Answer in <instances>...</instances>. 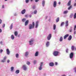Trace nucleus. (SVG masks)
Instances as JSON below:
<instances>
[{"mask_svg":"<svg viewBox=\"0 0 76 76\" xmlns=\"http://www.w3.org/2000/svg\"><path fill=\"white\" fill-rule=\"evenodd\" d=\"M34 39H31L29 41V45H32L33 44H34Z\"/></svg>","mask_w":76,"mask_h":76,"instance_id":"f03ea898","label":"nucleus"},{"mask_svg":"<svg viewBox=\"0 0 76 76\" xmlns=\"http://www.w3.org/2000/svg\"><path fill=\"white\" fill-rule=\"evenodd\" d=\"M28 54H29V52H26L24 53V56H25V57H28Z\"/></svg>","mask_w":76,"mask_h":76,"instance_id":"4468645a","label":"nucleus"},{"mask_svg":"<svg viewBox=\"0 0 76 76\" xmlns=\"http://www.w3.org/2000/svg\"><path fill=\"white\" fill-rule=\"evenodd\" d=\"M59 41H60V42H62V41H63V37H60L59 39Z\"/></svg>","mask_w":76,"mask_h":76,"instance_id":"c85d7f7f","label":"nucleus"},{"mask_svg":"<svg viewBox=\"0 0 76 76\" xmlns=\"http://www.w3.org/2000/svg\"><path fill=\"white\" fill-rule=\"evenodd\" d=\"M3 51V50L2 49L0 50V53H2V52Z\"/></svg>","mask_w":76,"mask_h":76,"instance_id":"49530a36","label":"nucleus"},{"mask_svg":"<svg viewBox=\"0 0 76 76\" xmlns=\"http://www.w3.org/2000/svg\"><path fill=\"white\" fill-rule=\"evenodd\" d=\"M53 6L54 7H56L57 6V2L54 1L53 2Z\"/></svg>","mask_w":76,"mask_h":76,"instance_id":"f8f14e48","label":"nucleus"},{"mask_svg":"<svg viewBox=\"0 0 76 76\" xmlns=\"http://www.w3.org/2000/svg\"><path fill=\"white\" fill-rule=\"evenodd\" d=\"M59 18H58L56 20V22L57 23L59 21Z\"/></svg>","mask_w":76,"mask_h":76,"instance_id":"4c0bfd02","label":"nucleus"},{"mask_svg":"<svg viewBox=\"0 0 76 76\" xmlns=\"http://www.w3.org/2000/svg\"><path fill=\"white\" fill-rule=\"evenodd\" d=\"M42 5L43 7H44V5H45V1L43 0L42 1Z\"/></svg>","mask_w":76,"mask_h":76,"instance_id":"bb28decb","label":"nucleus"},{"mask_svg":"<svg viewBox=\"0 0 76 76\" xmlns=\"http://www.w3.org/2000/svg\"><path fill=\"white\" fill-rule=\"evenodd\" d=\"M69 26V21L68 20L66 21L65 22V26L67 27Z\"/></svg>","mask_w":76,"mask_h":76,"instance_id":"9d476101","label":"nucleus"},{"mask_svg":"<svg viewBox=\"0 0 76 76\" xmlns=\"http://www.w3.org/2000/svg\"><path fill=\"white\" fill-rule=\"evenodd\" d=\"M4 5H3L2 6V9H4Z\"/></svg>","mask_w":76,"mask_h":76,"instance_id":"680f3d73","label":"nucleus"},{"mask_svg":"<svg viewBox=\"0 0 76 76\" xmlns=\"http://www.w3.org/2000/svg\"><path fill=\"white\" fill-rule=\"evenodd\" d=\"M17 15H18V14H16V13H15L14 14V16H17Z\"/></svg>","mask_w":76,"mask_h":76,"instance_id":"13d9d810","label":"nucleus"},{"mask_svg":"<svg viewBox=\"0 0 76 76\" xmlns=\"http://www.w3.org/2000/svg\"><path fill=\"white\" fill-rule=\"evenodd\" d=\"M73 16V13H72L70 15L69 18H72Z\"/></svg>","mask_w":76,"mask_h":76,"instance_id":"473e14b6","label":"nucleus"},{"mask_svg":"<svg viewBox=\"0 0 76 76\" xmlns=\"http://www.w3.org/2000/svg\"><path fill=\"white\" fill-rule=\"evenodd\" d=\"M73 29H72V27H71L69 29V32H72Z\"/></svg>","mask_w":76,"mask_h":76,"instance_id":"b1692460","label":"nucleus"},{"mask_svg":"<svg viewBox=\"0 0 76 76\" xmlns=\"http://www.w3.org/2000/svg\"><path fill=\"white\" fill-rule=\"evenodd\" d=\"M37 10H34V14H37Z\"/></svg>","mask_w":76,"mask_h":76,"instance_id":"79ce46f5","label":"nucleus"},{"mask_svg":"<svg viewBox=\"0 0 76 76\" xmlns=\"http://www.w3.org/2000/svg\"><path fill=\"white\" fill-rule=\"evenodd\" d=\"M47 18H48V16H46L45 17V19L46 20Z\"/></svg>","mask_w":76,"mask_h":76,"instance_id":"3c124183","label":"nucleus"},{"mask_svg":"<svg viewBox=\"0 0 76 76\" xmlns=\"http://www.w3.org/2000/svg\"><path fill=\"white\" fill-rule=\"evenodd\" d=\"M13 28V23H12L10 27V29H12Z\"/></svg>","mask_w":76,"mask_h":76,"instance_id":"72a5a7b5","label":"nucleus"},{"mask_svg":"<svg viewBox=\"0 0 76 76\" xmlns=\"http://www.w3.org/2000/svg\"><path fill=\"white\" fill-rule=\"evenodd\" d=\"M76 18V13H75L74 15V19Z\"/></svg>","mask_w":76,"mask_h":76,"instance_id":"a19ab883","label":"nucleus"},{"mask_svg":"<svg viewBox=\"0 0 76 76\" xmlns=\"http://www.w3.org/2000/svg\"><path fill=\"white\" fill-rule=\"evenodd\" d=\"M74 6H76V3H75L74 4Z\"/></svg>","mask_w":76,"mask_h":76,"instance_id":"4d7b16f0","label":"nucleus"},{"mask_svg":"<svg viewBox=\"0 0 76 76\" xmlns=\"http://www.w3.org/2000/svg\"><path fill=\"white\" fill-rule=\"evenodd\" d=\"M55 65L56 66H57V65H58V63L57 62H56L55 63Z\"/></svg>","mask_w":76,"mask_h":76,"instance_id":"e2e57ef3","label":"nucleus"},{"mask_svg":"<svg viewBox=\"0 0 76 76\" xmlns=\"http://www.w3.org/2000/svg\"><path fill=\"white\" fill-rule=\"evenodd\" d=\"M26 21V19L25 18H23L22 19V21L23 22H25Z\"/></svg>","mask_w":76,"mask_h":76,"instance_id":"e433bc0d","label":"nucleus"},{"mask_svg":"<svg viewBox=\"0 0 76 76\" xmlns=\"http://www.w3.org/2000/svg\"><path fill=\"white\" fill-rule=\"evenodd\" d=\"M39 54V52L37 51L36 52L35 54V57H37L38 56V54Z\"/></svg>","mask_w":76,"mask_h":76,"instance_id":"f3484780","label":"nucleus"},{"mask_svg":"<svg viewBox=\"0 0 76 76\" xmlns=\"http://www.w3.org/2000/svg\"><path fill=\"white\" fill-rule=\"evenodd\" d=\"M31 16H32V15H29V18H31Z\"/></svg>","mask_w":76,"mask_h":76,"instance_id":"69168bd1","label":"nucleus"},{"mask_svg":"<svg viewBox=\"0 0 76 76\" xmlns=\"http://www.w3.org/2000/svg\"><path fill=\"white\" fill-rule=\"evenodd\" d=\"M29 22V20H27L25 22V26H26L28 24V23Z\"/></svg>","mask_w":76,"mask_h":76,"instance_id":"412c9836","label":"nucleus"},{"mask_svg":"<svg viewBox=\"0 0 76 76\" xmlns=\"http://www.w3.org/2000/svg\"><path fill=\"white\" fill-rule=\"evenodd\" d=\"M76 31H74V34H76Z\"/></svg>","mask_w":76,"mask_h":76,"instance_id":"0e129e2a","label":"nucleus"},{"mask_svg":"<svg viewBox=\"0 0 76 76\" xmlns=\"http://www.w3.org/2000/svg\"><path fill=\"white\" fill-rule=\"evenodd\" d=\"M6 52L7 54L8 55H9L10 54V51L9 50V49H7Z\"/></svg>","mask_w":76,"mask_h":76,"instance_id":"ddd939ff","label":"nucleus"},{"mask_svg":"<svg viewBox=\"0 0 76 76\" xmlns=\"http://www.w3.org/2000/svg\"><path fill=\"white\" fill-rule=\"evenodd\" d=\"M6 59H7V56H4L3 59L1 61V62H2V63H5L6 61Z\"/></svg>","mask_w":76,"mask_h":76,"instance_id":"39448f33","label":"nucleus"},{"mask_svg":"<svg viewBox=\"0 0 76 76\" xmlns=\"http://www.w3.org/2000/svg\"><path fill=\"white\" fill-rule=\"evenodd\" d=\"M7 63H9L10 62V60L9 59H8L7 61Z\"/></svg>","mask_w":76,"mask_h":76,"instance_id":"de8ad7c7","label":"nucleus"},{"mask_svg":"<svg viewBox=\"0 0 76 76\" xmlns=\"http://www.w3.org/2000/svg\"><path fill=\"white\" fill-rule=\"evenodd\" d=\"M58 4H61V2H59L58 3Z\"/></svg>","mask_w":76,"mask_h":76,"instance_id":"338daca9","label":"nucleus"},{"mask_svg":"<svg viewBox=\"0 0 76 76\" xmlns=\"http://www.w3.org/2000/svg\"><path fill=\"white\" fill-rule=\"evenodd\" d=\"M25 1L26 3H28L29 2V0H26Z\"/></svg>","mask_w":76,"mask_h":76,"instance_id":"a18cd8bd","label":"nucleus"},{"mask_svg":"<svg viewBox=\"0 0 76 76\" xmlns=\"http://www.w3.org/2000/svg\"><path fill=\"white\" fill-rule=\"evenodd\" d=\"M27 64V65H30V64H31V63L29 61H27L26 63Z\"/></svg>","mask_w":76,"mask_h":76,"instance_id":"ea45409f","label":"nucleus"},{"mask_svg":"<svg viewBox=\"0 0 76 76\" xmlns=\"http://www.w3.org/2000/svg\"><path fill=\"white\" fill-rule=\"evenodd\" d=\"M2 32V30L1 29H0V33Z\"/></svg>","mask_w":76,"mask_h":76,"instance_id":"bf43d9fd","label":"nucleus"},{"mask_svg":"<svg viewBox=\"0 0 76 76\" xmlns=\"http://www.w3.org/2000/svg\"><path fill=\"white\" fill-rule=\"evenodd\" d=\"M49 65L50 66H51V67H53L54 66V63L53 62H50L49 63Z\"/></svg>","mask_w":76,"mask_h":76,"instance_id":"2eb2a0df","label":"nucleus"},{"mask_svg":"<svg viewBox=\"0 0 76 76\" xmlns=\"http://www.w3.org/2000/svg\"><path fill=\"white\" fill-rule=\"evenodd\" d=\"M46 45L47 47H48L50 45V42L48 41L46 43Z\"/></svg>","mask_w":76,"mask_h":76,"instance_id":"9b49d317","label":"nucleus"},{"mask_svg":"<svg viewBox=\"0 0 76 76\" xmlns=\"http://www.w3.org/2000/svg\"><path fill=\"white\" fill-rule=\"evenodd\" d=\"M2 23V20H1V19H0V24H1Z\"/></svg>","mask_w":76,"mask_h":76,"instance_id":"864d4df0","label":"nucleus"},{"mask_svg":"<svg viewBox=\"0 0 76 76\" xmlns=\"http://www.w3.org/2000/svg\"><path fill=\"white\" fill-rule=\"evenodd\" d=\"M23 70L26 71L27 70V66H26V65H23Z\"/></svg>","mask_w":76,"mask_h":76,"instance_id":"0eeeda50","label":"nucleus"},{"mask_svg":"<svg viewBox=\"0 0 76 76\" xmlns=\"http://www.w3.org/2000/svg\"><path fill=\"white\" fill-rule=\"evenodd\" d=\"M19 72H20L19 70L17 69L15 71V74H18L19 73Z\"/></svg>","mask_w":76,"mask_h":76,"instance_id":"4be33fe9","label":"nucleus"},{"mask_svg":"<svg viewBox=\"0 0 76 76\" xmlns=\"http://www.w3.org/2000/svg\"><path fill=\"white\" fill-rule=\"evenodd\" d=\"M68 11L67 10H66V11H64L63 12V13L64 14H67V13H68Z\"/></svg>","mask_w":76,"mask_h":76,"instance_id":"2f4dec72","label":"nucleus"},{"mask_svg":"<svg viewBox=\"0 0 76 76\" xmlns=\"http://www.w3.org/2000/svg\"><path fill=\"white\" fill-rule=\"evenodd\" d=\"M74 70V72L75 73H76V67H75L73 69Z\"/></svg>","mask_w":76,"mask_h":76,"instance_id":"37998d69","label":"nucleus"},{"mask_svg":"<svg viewBox=\"0 0 76 76\" xmlns=\"http://www.w3.org/2000/svg\"><path fill=\"white\" fill-rule=\"evenodd\" d=\"M74 55V53H73L72 52L70 53L69 55V58L72 60H73V56Z\"/></svg>","mask_w":76,"mask_h":76,"instance_id":"20e7f679","label":"nucleus"},{"mask_svg":"<svg viewBox=\"0 0 76 76\" xmlns=\"http://www.w3.org/2000/svg\"><path fill=\"white\" fill-rule=\"evenodd\" d=\"M18 34V32L17 31H15L14 32V35L15 37H17V36Z\"/></svg>","mask_w":76,"mask_h":76,"instance_id":"393cba45","label":"nucleus"},{"mask_svg":"<svg viewBox=\"0 0 76 76\" xmlns=\"http://www.w3.org/2000/svg\"><path fill=\"white\" fill-rule=\"evenodd\" d=\"M70 5H71V0H69L67 4V5L68 6H70Z\"/></svg>","mask_w":76,"mask_h":76,"instance_id":"a211bd4d","label":"nucleus"},{"mask_svg":"<svg viewBox=\"0 0 76 76\" xmlns=\"http://www.w3.org/2000/svg\"><path fill=\"white\" fill-rule=\"evenodd\" d=\"M71 50L72 51H76V47L74 46H72L71 47Z\"/></svg>","mask_w":76,"mask_h":76,"instance_id":"6e6552de","label":"nucleus"},{"mask_svg":"<svg viewBox=\"0 0 76 76\" xmlns=\"http://www.w3.org/2000/svg\"><path fill=\"white\" fill-rule=\"evenodd\" d=\"M39 0H35V2H38V1H39Z\"/></svg>","mask_w":76,"mask_h":76,"instance_id":"6e6d98bb","label":"nucleus"},{"mask_svg":"<svg viewBox=\"0 0 76 76\" xmlns=\"http://www.w3.org/2000/svg\"><path fill=\"white\" fill-rule=\"evenodd\" d=\"M37 63V61L34 60V64H35Z\"/></svg>","mask_w":76,"mask_h":76,"instance_id":"c03bdc74","label":"nucleus"},{"mask_svg":"<svg viewBox=\"0 0 76 76\" xmlns=\"http://www.w3.org/2000/svg\"><path fill=\"white\" fill-rule=\"evenodd\" d=\"M64 24V22L61 23V26H63Z\"/></svg>","mask_w":76,"mask_h":76,"instance_id":"58836bf2","label":"nucleus"},{"mask_svg":"<svg viewBox=\"0 0 76 76\" xmlns=\"http://www.w3.org/2000/svg\"><path fill=\"white\" fill-rule=\"evenodd\" d=\"M5 26V24H4L2 26V28H4Z\"/></svg>","mask_w":76,"mask_h":76,"instance_id":"603ef678","label":"nucleus"},{"mask_svg":"<svg viewBox=\"0 0 76 76\" xmlns=\"http://www.w3.org/2000/svg\"><path fill=\"white\" fill-rule=\"evenodd\" d=\"M35 7H36L35 6H33V9H35Z\"/></svg>","mask_w":76,"mask_h":76,"instance_id":"052dcab7","label":"nucleus"},{"mask_svg":"<svg viewBox=\"0 0 76 76\" xmlns=\"http://www.w3.org/2000/svg\"><path fill=\"white\" fill-rule=\"evenodd\" d=\"M59 54V52L57 51H54L53 53V54L54 56H58Z\"/></svg>","mask_w":76,"mask_h":76,"instance_id":"7ed1b4c3","label":"nucleus"},{"mask_svg":"<svg viewBox=\"0 0 76 76\" xmlns=\"http://www.w3.org/2000/svg\"><path fill=\"white\" fill-rule=\"evenodd\" d=\"M72 39V37L71 35H70L68 38V40L69 41H70Z\"/></svg>","mask_w":76,"mask_h":76,"instance_id":"6ab92c4d","label":"nucleus"},{"mask_svg":"<svg viewBox=\"0 0 76 76\" xmlns=\"http://www.w3.org/2000/svg\"><path fill=\"white\" fill-rule=\"evenodd\" d=\"M51 38V34H49L48 36L47 39L48 40H50Z\"/></svg>","mask_w":76,"mask_h":76,"instance_id":"1a4fd4ad","label":"nucleus"},{"mask_svg":"<svg viewBox=\"0 0 76 76\" xmlns=\"http://www.w3.org/2000/svg\"><path fill=\"white\" fill-rule=\"evenodd\" d=\"M11 38L12 40H13L15 39V37H14V35H12L11 36Z\"/></svg>","mask_w":76,"mask_h":76,"instance_id":"a878e982","label":"nucleus"},{"mask_svg":"<svg viewBox=\"0 0 76 76\" xmlns=\"http://www.w3.org/2000/svg\"><path fill=\"white\" fill-rule=\"evenodd\" d=\"M0 44H1V45H3V42L2 41L0 42Z\"/></svg>","mask_w":76,"mask_h":76,"instance_id":"5fc2aeb1","label":"nucleus"},{"mask_svg":"<svg viewBox=\"0 0 76 76\" xmlns=\"http://www.w3.org/2000/svg\"><path fill=\"white\" fill-rule=\"evenodd\" d=\"M11 72H14L15 70H14V67L13 66H12L11 68Z\"/></svg>","mask_w":76,"mask_h":76,"instance_id":"dca6fc26","label":"nucleus"},{"mask_svg":"<svg viewBox=\"0 0 76 76\" xmlns=\"http://www.w3.org/2000/svg\"><path fill=\"white\" fill-rule=\"evenodd\" d=\"M42 69V66H39V70H41Z\"/></svg>","mask_w":76,"mask_h":76,"instance_id":"7c9ffc66","label":"nucleus"},{"mask_svg":"<svg viewBox=\"0 0 76 76\" xmlns=\"http://www.w3.org/2000/svg\"><path fill=\"white\" fill-rule=\"evenodd\" d=\"M72 6H70L68 7V10H70V9H72Z\"/></svg>","mask_w":76,"mask_h":76,"instance_id":"c9c22d12","label":"nucleus"},{"mask_svg":"<svg viewBox=\"0 0 76 76\" xmlns=\"http://www.w3.org/2000/svg\"><path fill=\"white\" fill-rule=\"evenodd\" d=\"M35 26V23L34 22H33L32 23V24H29L28 26V29H33L34 28V26Z\"/></svg>","mask_w":76,"mask_h":76,"instance_id":"f257e3e1","label":"nucleus"},{"mask_svg":"<svg viewBox=\"0 0 76 76\" xmlns=\"http://www.w3.org/2000/svg\"><path fill=\"white\" fill-rule=\"evenodd\" d=\"M26 12V10H25V9L21 11L22 14L23 15V14H25Z\"/></svg>","mask_w":76,"mask_h":76,"instance_id":"aec40b11","label":"nucleus"},{"mask_svg":"<svg viewBox=\"0 0 76 76\" xmlns=\"http://www.w3.org/2000/svg\"><path fill=\"white\" fill-rule=\"evenodd\" d=\"M43 62H41L39 64V66H41L42 67V66H43Z\"/></svg>","mask_w":76,"mask_h":76,"instance_id":"c756f323","label":"nucleus"},{"mask_svg":"<svg viewBox=\"0 0 76 76\" xmlns=\"http://www.w3.org/2000/svg\"><path fill=\"white\" fill-rule=\"evenodd\" d=\"M53 30H55V29H56V25L55 24H54L53 25Z\"/></svg>","mask_w":76,"mask_h":76,"instance_id":"cd10ccee","label":"nucleus"},{"mask_svg":"<svg viewBox=\"0 0 76 76\" xmlns=\"http://www.w3.org/2000/svg\"><path fill=\"white\" fill-rule=\"evenodd\" d=\"M61 76H66V75H62Z\"/></svg>","mask_w":76,"mask_h":76,"instance_id":"774afa93","label":"nucleus"},{"mask_svg":"<svg viewBox=\"0 0 76 76\" xmlns=\"http://www.w3.org/2000/svg\"><path fill=\"white\" fill-rule=\"evenodd\" d=\"M38 23H39V21H37L35 23V28H38V27L39 25Z\"/></svg>","mask_w":76,"mask_h":76,"instance_id":"423d86ee","label":"nucleus"},{"mask_svg":"<svg viewBox=\"0 0 76 76\" xmlns=\"http://www.w3.org/2000/svg\"><path fill=\"white\" fill-rule=\"evenodd\" d=\"M69 36V34H67L65 35L64 37V39H66V38H67Z\"/></svg>","mask_w":76,"mask_h":76,"instance_id":"5701e85b","label":"nucleus"},{"mask_svg":"<svg viewBox=\"0 0 76 76\" xmlns=\"http://www.w3.org/2000/svg\"><path fill=\"white\" fill-rule=\"evenodd\" d=\"M69 51V49H67L66 50V53H68V51Z\"/></svg>","mask_w":76,"mask_h":76,"instance_id":"8fccbe9b","label":"nucleus"},{"mask_svg":"<svg viewBox=\"0 0 76 76\" xmlns=\"http://www.w3.org/2000/svg\"><path fill=\"white\" fill-rule=\"evenodd\" d=\"M15 57L16 58H19V54L17 53L15 54Z\"/></svg>","mask_w":76,"mask_h":76,"instance_id":"f704fd0d","label":"nucleus"},{"mask_svg":"<svg viewBox=\"0 0 76 76\" xmlns=\"http://www.w3.org/2000/svg\"><path fill=\"white\" fill-rule=\"evenodd\" d=\"M76 25H75V26L74 28V31H75L76 30Z\"/></svg>","mask_w":76,"mask_h":76,"instance_id":"09e8293b","label":"nucleus"}]
</instances>
